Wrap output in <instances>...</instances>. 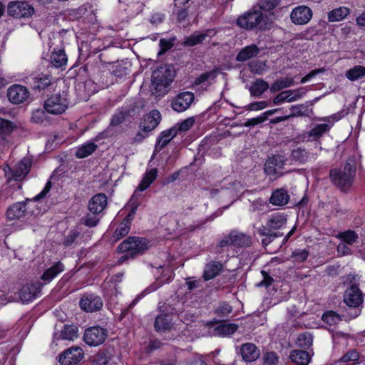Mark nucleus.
<instances>
[{"mask_svg": "<svg viewBox=\"0 0 365 365\" xmlns=\"http://www.w3.org/2000/svg\"><path fill=\"white\" fill-rule=\"evenodd\" d=\"M313 337L309 332L300 334L297 339V344L302 348L309 349L312 345Z\"/></svg>", "mask_w": 365, "mask_h": 365, "instance_id": "nucleus-51", "label": "nucleus"}, {"mask_svg": "<svg viewBox=\"0 0 365 365\" xmlns=\"http://www.w3.org/2000/svg\"><path fill=\"white\" fill-rule=\"evenodd\" d=\"M127 115V112L119 111L116 113L111 119L110 125L113 126L119 125L120 123L125 121Z\"/></svg>", "mask_w": 365, "mask_h": 365, "instance_id": "nucleus-60", "label": "nucleus"}, {"mask_svg": "<svg viewBox=\"0 0 365 365\" xmlns=\"http://www.w3.org/2000/svg\"><path fill=\"white\" fill-rule=\"evenodd\" d=\"M345 76L351 81H355L365 76V67L357 65L347 70Z\"/></svg>", "mask_w": 365, "mask_h": 365, "instance_id": "nucleus-42", "label": "nucleus"}, {"mask_svg": "<svg viewBox=\"0 0 365 365\" xmlns=\"http://www.w3.org/2000/svg\"><path fill=\"white\" fill-rule=\"evenodd\" d=\"M289 195L284 188L274 190L269 197V202L275 206H284L288 203Z\"/></svg>", "mask_w": 365, "mask_h": 365, "instance_id": "nucleus-25", "label": "nucleus"}, {"mask_svg": "<svg viewBox=\"0 0 365 365\" xmlns=\"http://www.w3.org/2000/svg\"><path fill=\"white\" fill-rule=\"evenodd\" d=\"M262 359L265 365H277L279 362V356L274 351L264 354Z\"/></svg>", "mask_w": 365, "mask_h": 365, "instance_id": "nucleus-54", "label": "nucleus"}, {"mask_svg": "<svg viewBox=\"0 0 365 365\" xmlns=\"http://www.w3.org/2000/svg\"><path fill=\"white\" fill-rule=\"evenodd\" d=\"M107 196L104 193L95 195L88 202V209L93 214L101 213L107 205Z\"/></svg>", "mask_w": 365, "mask_h": 365, "instance_id": "nucleus-22", "label": "nucleus"}, {"mask_svg": "<svg viewBox=\"0 0 365 365\" xmlns=\"http://www.w3.org/2000/svg\"><path fill=\"white\" fill-rule=\"evenodd\" d=\"M261 274L263 277V279L261 282H259V283H257V286L259 287H268L274 282L273 278L272 277H270L269 274L264 270H262Z\"/></svg>", "mask_w": 365, "mask_h": 365, "instance_id": "nucleus-63", "label": "nucleus"}, {"mask_svg": "<svg viewBox=\"0 0 365 365\" xmlns=\"http://www.w3.org/2000/svg\"><path fill=\"white\" fill-rule=\"evenodd\" d=\"M238 327V325L234 323L222 324L217 327L215 331L220 336H227L234 334Z\"/></svg>", "mask_w": 365, "mask_h": 365, "instance_id": "nucleus-48", "label": "nucleus"}, {"mask_svg": "<svg viewBox=\"0 0 365 365\" xmlns=\"http://www.w3.org/2000/svg\"><path fill=\"white\" fill-rule=\"evenodd\" d=\"M269 88V83L262 78L257 79L252 83L250 87L251 96L255 97L261 96Z\"/></svg>", "mask_w": 365, "mask_h": 365, "instance_id": "nucleus-35", "label": "nucleus"}, {"mask_svg": "<svg viewBox=\"0 0 365 365\" xmlns=\"http://www.w3.org/2000/svg\"><path fill=\"white\" fill-rule=\"evenodd\" d=\"M194 124L193 118H188L181 122L180 123L176 124L175 126H177V133L178 131H187L190 130Z\"/></svg>", "mask_w": 365, "mask_h": 365, "instance_id": "nucleus-61", "label": "nucleus"}, {"mask_svg": "<svg viewBox=\"0 0 365 365\" xmlns=\"http://www.w3.org/2000/svg\"><path fill=\"white\" fill-rule=\"evenodd\" d=\"M84 353L81 348L73 346L67 349L58 356V362L61 365H76L83 358Z\"/></svg>", "mask_w": 365, "mask_h": 365, "instance_id": "nucleus-9", "label": "nucleus"}, {"mask_svg": "<svg viewBox=\"0 0 365 365\" xmlns=\"http://www.w3.org/2000/svg\"><path fill=\"white\" fill-rule=\"evenodd\" d=\"M64 270V265L61 262H56L53 266L48 268L41 277L44 284L51 282L59 273Z\"/></svg>", "mask_w": 365, "mask_h": 365, "instance_id": "nucleus-26", "label": "nucleus"}, {"mask_svg": "<svg viewBox=\"0 0 365 365\" xmlns=\"http://www.w3.org/2000/svg\"><path fill=\"white\" fill-rule=\"evenodd\" d=\"M79 235L80 232L77 230H71V232L64 238L63 242V245L66 247L71 246L76 242Z\"/></svg>", "mask_w": 365, "mask_h": 365, "instance_id": "nucleus-56", "label": "nucleus"}, {"mask_svg": "<svg viewBox=\"0 0 365 365\" xmlns=\"http://www.w3.org/2000/svg\"><path fill=\"white\" fill-rule=\"evenodd\" d=\"M349 14V9L345 6H341L333 9L328 13L329 22L339 21L346 17Z\"/></svg>", "mask_w": 365, "mask_h": 365, "instance_id": "nucleus-39", "label": "nucleus"}, {"mask_svg": "<svg viewBox=\"0 0 365 365\" xmlns=\"http://www.w3.org/2000/svg\"><path fill=\"white\" fill-rule=\"evenodd\" d=\"M294 85V80L292 78H280L276 81L274 83L272 84L270 86V92L276 93L282 90L283 88H286L290 87Z\"/></svg>", "mask_w": 365, "mask_h": 365, "instance_id": "nucleus-43", "label": "nucleus"}, {"mask_svg": "<svg viewBox=\"0 0 365 365\" xmlns=\"http://www.w3.org/2000/svg\"><path fill=\"white\" fill-rule=\"evenodd\" d=\"M31 201L26 199L25 201L18 202L11 205L6 210V218L8 220H19L24 217L26 213V203Z\"/></svg>", "mask_w": 365, "mask_h": 365, "instance_id": "nucleus-18", "label": "nucleus"}, {"mask_svg": "<svg viewBox=\"0 0 365 365\" xmlns=\"http://www.w3.org/2000/svg\"><path fill=\"white\" fill-rule=\"evenodd\" d=\"M175 71L172 65L165 64L159 66L153 71L152 74V84L155 93L158 96H163L168 92V88L173 81Z\"/></svg>", "mask_w": 365, "mask_h": 365, "instance_id": "nucleus-4", "label": "nucleus"}, {"mask_svg": "<svg viewBox=\"0 0 365 365\" xmlns=\"http://www.w3.org/2000/svg\"><path fill=\"white\" fill-rule=\"evenodd\" d=\"M68 101L66 92L56 93L48 97L44 102L45 110L51 114H62L68 108Z\"/></svg>", "mask_w": 365, "mask_h": 365, "instance_id": "nucleus-6", "label": "nucleus"}, {"mask_svg": "<svg viewBox=\"0 0 365 365\" xmlns=\"http://www.w3.org/2000/svg\"><path fill=\"white\" fill-rule=\"evenodd\" d=\"M232 312V307L227 302L220 304L215 312L222 317H227Z\"/></svg>", "mask_w": 365, "mask_h": 365, "instance_id": "nucleus-57", "label": "nucleus"}, {"mask_svg": "<svg viewBox=\"0 0 365 365\" xmlns=\"http://www.w3.org/2000/svg\"><path fill=\"white\" fill-rule=\"evenodd\" d=\"M177 135V126H173L160 133L155 146V150L160 151Z\"/></svg>", "mask_w": 365, "mask_h": 365, "instance_id": "nucleus-23", "label": "nucleus"}, {"mask_svg": "<svg viewBox=\"0 0 365 365\" xmlns=\"http://www.w3.org/2000/svg\"><path fill=\"white\" fill-rule=\"evenodd\" d=\"M330 125L327 123L318 124L308 133V137L310 140L316 141L319 140L325 133L329 130Z\"/></svg>", "mask_w": 365, "mask_h": 365, "instance_id": "nucleus-38", "label": "nucleus"}, {"mask_svg": "<svg viewBox=\"0 0 365 365\" xmlns=\"http://www.w3.org/2000/svg\"><path fill=\"white\" fill-rule=\"evenodd\" d=\"M130 230V226L122 221L113 232V236L116 240H118L126 236L129 233Z\"/></svg>", "mask_w": 365, "mask_h": 365, "instance_id": "nucleus-53", "label": "nucleus"}, {"mask_svg": "<svg viewBox=\"0 0 365 365\" xmlns=\"http://www.w3.org/2000/svg\"><path fill=\"white\" fill-rule=\"evenodd\" d=\"M282 0H259L255 4L262 11L269 12L277 8Z\"/></svg>", "mask_w": 365, "mask_h": 365, "instance_id": "nucleus-49", "label": "nucleus"}, {"mask_svg": "<svg viewBox=\"0 0 365 365\" xmlns=\"http://www.w3.org/2000/svg\"><path fill=\"white\" fill-rule=\"evenodd\" d=\"M291 361L298 365H308L311 360V356L307 351L295 349L289 354Z\"/></svg>", "mask_w": 365, "mask_h": 365, "instance_id": "nucleus-29", "label": "nucleus"}, {"mask_svg": "<svg viewBox=\"0 0 365 365\" xmlns=\"http://www.w3.org/2000/svg\"><path fill=\"white\" fill-rule=\"evenodd\" d=\"M160 120V113L157 110H153L143 116L139 124V128L143 133H149L159 125Z\"/></svg>", "mask_w": 365, "mask_h": 365, "instance_id": "nucleus-15", "label": "nucleus"}, {"mask_svg": "<svg viewBox=\"0 0 365 365\" xmlns=\"http://www.w3.org/2000/svg\"><path fill=\"white\" fill-rule=\"evenodd\" d=\"M310 153L305 149L301 147H297L292 150L290 158L292 160L299 163H305L309 158Z\"/></svg>", "mask_w": 365, "mask_h": 365, "instance_id": "nucleus-40", "label": "nucleus"}, {"mask_svg": "<svg viewBox=\"0 0 365 365\" xmlns=\"http://www.w3.org/2000/svg\"><path fill=\"white\" fill-rule=\"evenodd\" d=\"M215 32L212 29H208L203 32H194L184 41L185 46H194L203 42L206 37H212L215 35Z\"/></svg>", "mask_w": 365, "mask_h": 365, "instance_id": "nucleus-24", "label": "nucleus"}, {"mask_svg": "<svg viewBox=\"0 0 365 365\" xmlns=\"http://www.w3.org/2000/svg\"><path fill=\"white\" fill-rule=\"evenodd\" d=\"M312 14L309 7L304 5L298 6L291 11L290 19L295 25H304L311 20Z\"/></svg>", "mask_w": 365, "mask_h": 365, "instance_id": "nucleus-14", "label": "nucleus"}, {"mask_svg": "<svg viewBox=\"0 0 365 365\" xmlns=\"http://www.w3.org/2000/svg\"><path fill=\"white\" fill-rule=\"evenodd\" d=\"M359 356L358 351L351 349L339 359V362L344 363V365H354L359 359Z\"/></svg>", "mask_w": 365, "mask_h": 365, "instance_id": "nucleus-47", "label": "nucleus"}, {"mask_svg": "<svg viewBox=\"0 0 365 365\" xmlns=\"http://www.w3.org/2000/svg\"><path fill=\"white\" fill-rule=\"evenodd\" d=\"M309 255V252L306 249H296L291 255L290 260L295 264H300L305 262Z\"/></svg>", "mask_w": 365, "mask_h": 365, "instance_id": "nucleus-45", "label": "nucleus"}, {"mask_svg": "<svg viewBox=\"0 0 365 365\" xmlns=\"http://www.w3.org/2000/svg\"><path fill=\"white\" fill-rule=\"evenodd\" d=\"M293 91L292 90H287L277 94L273 99L274 105L281 104L285 101L293 102L296 101V98L292 97Z\"/></svg>", "mask_w": 365, "mask_h": 365, "instance_id": "nucleus-50", "label": "nucleus"}, {"mask_svg": "<svg viewBox=\"0 0 365 365\" xmlns=\"http://www.w3.org/2000/svg\"><path fill=\"white\" fill-rule=\"evenodd\" d=\"M285 164V160L282 155H274L269 157L264 164V172L268 175H275L277 169H283Z\"/></svg>", "mask_w": 365, "mask_h": 365, "instance_id": "nucleus-19", "label": "nucleus"}, {"mask_svg": "<svg viewBox=\"0 0 365 365\" xmlns=\"http://www.w3.org/2000/svg\"><path fill=\"white\" fill-rule=\"evenodd\" d=\"M259 53V48L255 44H252L242 48L237 55L236 60L239 62H244L257 56Z\"/></svg>", "mask_w": 365, "mask_h": 365, "instance_id": "nucleus-30", "label": "nucleus"}, {"mask_svg": "<svg viewBox=\"0 0 365 365\" xmlns=\"http://www.w3.org/2000/svg\"><path fill=\"white\" fill-rule=\"evenodd\" d=\"M8 14L16 19L28 18L34 14V9L27 1H11L7 7Z\"/></svg>", "mask_w": 365, "mask_h": 365, "instance_id": "nucleus-8", "label": "nucleus"}, {"mask_svg": "<svg viewBox=\"0 0 365 365\" xmlns=\"http://www.w3.org/2000/svg\"><path fill=\"white\" fill-rule=\"evenodd\" d=\"M29 96L28 89L21 85H13L7 91L8 99L13 104H20L24 102Z\"/></svg>", "mask_w": 365, "mask_h": 365, "instance_id": "nucleus-17", "label": "nucleus"}, {"mask_svg": "<svg viewBox=\"0 0 365 365\" xmlns=\"http://www.w3.org/2000/svg\"><path fill=\"white\" fill-rule=\"evenodd\" d=\"M172 327L171 317L167 314H161L158 315L155 320L154 327L155 331H165L169 330Z\"/></svg>", "mask_w": 365, "mask_h": 365, "instance_id": "nucleus-32", "label": "nucleus"}, {"mask_svg": "<svg viewBox=\"0 0 365 365\" xmlns=\"http://www.w3.org/2000/svg\"><path fill=\"white\" fill-rule=\"evenodd\" d=\"M51 63L55 68H62L67 64L68 58L64 49H54L50 57Z\"/></svg>", "mask_w": 365, "mask_h": 365, "instance_id": "nucleus-28", "label": "nucleus"}, {"mask_svg": "<svg viewBox=\"0 0 365 365\" xmlns=\"http://www.w3.org/2000/svg\"><path fill=\"white\" fill-rule=\"evenodd\" d=\"M96 215L87 214L83 219L84 225L89 227H96L99 222V218Z\"/></svg>", "mask_w": 365, "mask_h": 365, "instance_id": "nucleus-62", "label": "nucleus"}, {"mask_svg": "<svg viewBox=\"0 0 365 365\" xmlns=\"http://www.w3.org/2000/svg\"><path fill=\"white\" fill-rule=\"evenodd\" d=\"M344 302L350 308H358L362 304V292L356 284H352L346 289Z\"/></svg>", "mask_w": 365, "mask_h": 365, "instance_id": "nucleus-12", "label": "nucleus"}, {"mask_svg": "<svg viewBox=\"0 0 365 365\" xmlns=\"http://www.w3.org/2000/svg\"><path fill=\"white\" fill-rule=\"evenodd\" d=\"M231 236L233 240V246L235 247H248L252 243L250 236L240 232L237 230L231 231Z\"/></svg>", "mask_w": 365, "mask_h": 365, "instance_id": "nucleus-33", "label": "nucleus"}, {"mask_svg": "<svg viewBox=\"0 0 365 365\" xmlns=\"http://www.w3.org/2000/svg\"><path fill=\"white\" fill-rule=\"evenodd\" d=\"M268 106V103L266 101H259L255 102L249 104L246 107V110H259L265 108Z\"/></svg>", "mask_w": 365, "mask_h": 365, "instance_id": "nucleus-64", "label": "nucleus"}, {"mask_svg": "<svg viewBox=\"0 0 365 365\" xmlns=\"http://www.w3.org/2000/svg\"><path fill=\"white\" fill-rule=\"evenodd\" d=\"M78 327L75 325H64L59 334H56V336L63 340H73L78 336Z\"/></svg>", "mask_w": 365, "mask_h": 365, "instance_id": "nucleus-34", "label": "nucleus"}, {"mask_svg": "<svg viewBox=\"0 0 365 365\" xmlns=\"http://www.w3.org/2000/svg\"><path fill=\"white\" fill-rule=\"evenodd\" d=\"M356 175L354 160L348 159L343 167L329 171L331 182L341 191L346 192L352 185Z\"/></svg>", "mask_w": 365, "mask_h": 365, "instance_id": "nucleus-3", "label": "nucleus"}, {"mask_svg": "<svg viewBox=\"0 0 365 365\" xmlns=\"http://www.w3.org/2000/svg\"><path fill=\"white\" fill-rule=\"evenodd\" d=\"M46 111L45 110V109H37L36 110H34L31 118V121L36 124L43 123L46 120Z\"/></svg>", "mask_w": 365, "mask_h": 365, "instance_id": "nucleus-55", "label": "nucleus"}, {"mask_svg": "<svg viewBox=\"0 0 365 365\" xmlns=\"http://www.w3.org/2000/svg\"><path fill=\"white\" fill-rule=\"evenodd\" d=\"M195 99V95L190 91H185L178 94L171 102L172 108L178 113L186 110Z\"/></svg>", "mask_w": 365, "mask_h": 365, "instance_id": "nucleus-13", "label": "nucleus"}, {"mask_svg": "<svg viewBox=\"0 0 365 365\" xmlns=\"http://www.w3.org/2000/svg\"><path fill=\"white\" fill-rule=\"evenodd\" d=\"M216 77V73L214 71H208L200 74L198 77L195 79L194 84L196 86L200 85L210 78H215Z\"/></svg>", "mask_w": 365, "mask_h": 365, "instance_id": "nucleus-58", "label": "nucleus"}, {"mask_svg": "<svg viewBox=\"0 0 365 365\" xmlns=\"http://www.w3.org/2000/svg\"><path fill=\"white\" fill-rule=\"evenodd\" d=\"M31 167V160L24 158L19 161L14 168H9L8 171H6V174L9 179H13L15 181H19L24 179L29 173Z\"/></svg>", "mask_w": 365, "mask_h": 365, "instance_id": "nucleus-10", "label": "nucleus"}, {"mask_svg": "<svg viewBox=\"0 0 365 365\" xmlns=\"http://www.w3.org/2000/svg\"><path fill=\"white\" fill-rule=\"evenodd\" d=\"M43 284L41 282L28 283L24 284L19 292V297L24 303L35 299L41 293Z\"/></svg>", "mask_w": 365, "mask_h": 365, "instance_id": "nucleus-16", "label": "nucleus"}, {"mask_svg": "<svg viewBox=\"0 0 365 365\" xmlns=\"http://www.w3.org/2000/svg\"><path fill=\"white\" fill-rule=\"evenodd\" d=\"M31 85L34 90H43L50 86L51 76L50 75H41L32 78Z\"/></svg>", "mask_w": 365, "mask_h": 365, "instance_id": "nucleus-37", "label": "nucleus"}, {"mask_svg": "<svg viewBox=\"0 0 365 365\" xmlns=\"http://www.w3.org/2000/svg\"><path fill=\"white\" fill-rule=\"evenodd\" d=\"M322 319L330 326L335 325L341 321V317L334 311H328L323 314Z\"/></svg>", "mask_w": 365, "mask_h": 365, "instance_id": "nucleus-52", "label": "nucleus"}, {"mask_svg": "<svg viewBox=\"0 0 365 365\" xmlns=\"http://www.w3.org/2000/svg\"><path fill=\"white\" fill-rule=\"evenodd\" d=\"M81 309L87 312H94L101 309L103 302L101 297L95 294H85L79 302Z\"/></svg>", "mask_w": 365, "mask_h": 365, "instance_id": "nucleus-11", "label": "nucleus"}, {"mask_svg": "<svg viewBox=\"0 0 365 365\" xmlns=\"http://www.w3.org/2000/svg\"><path fill=\"white\" fill-rule=\"evenodd\" d=\"M149 244L150 241L145 237H128L117 248L119 252H127L120 257V262L143 254L148 250Z\"/></svg>", "mask_w": 365, "mask_h": 365, "instance_id": "nucleus-5", "label": "nucleus"}, {"mask_svg": "<svg viewBox=\"0 0 365 365\" xmlns=\"http://www.w3.org/2000/svg\"><path fill=\"white\" fill-rule=\"evenodd\" d=\"M222 269V264L219 262L212 261L207 263L203 272V277L205 280L208 281L215 278L220 274Z\"/></svg>", "mask_w": 365, "mask_h": 365, "instance_id": "nucleus-27", "label": "nucleus"}, {"mask_svg": "<svg viewBox=\"0 0 365 365\" xmlns=\"http://www.w3.org/2000/svg\"><path fill=\"white\" fill-rule=\"evenodd\" d=\"M287 222V217L284 213L276 212L269 216L266 225H262L257 230L259 235L264 237L262 240L264 247L268 246L275 238L283 235L278 230L282 229Z\"/></svg>", "mask_w": 365, "mask_h": 365, "instance_id": "nucleus-2", "label": "nucleus"}, {"mask_svg": "<svg viewBox=\"0 0 365 365\" xmlns=\"http://www.w3.org/2000/svg\"><path fill=\"white\" fill-rule=\"evenodd\" d=\"M174 1V9L173 14L177 17L178 23L184 22L189 14V9L190 7V0H173Z\"/></svg>", "mask_w": 365, "mask_h": 365, "instance_id": "nucleus-21", "label": "nucleus"}, {"mask_svg": "<svg viewBox=\"0 0 365 365\" xmlns=\"http://www.w3.org/2000/svg\"><path fill=\"white\" fill-rule=\"evenodd\" d=\"M290 110H292V113L289 115V118L296 116L309 117L310 114L312 113V110L303 104L292 106Z\"/></svg>", "mask_w": 365, "mask_h": 365, "instance_id": "nucleus-46", "label": "nucleus"}, {"mask_svg": "<svg viewBox=\"0 0 365 365\" xmlns=\"http://www.w3.org/2000/svg\"><path fill=\"white\" fill-rule=\"evenodd\" d=\"M264 64L258 61H252L249 63L250 71L252 73L262 75L264 71Z\"/></svg>", "mask_w": 365, "mask_h": 365, "instance_id": "nucleus-59", "label": "nucleus"}, {"mask_svg": "<svg viewBox=\"0 0 365 365\" xmlns=\"http://www.w3.org/2000/svg\"><path fill=\"white\" fill-rule=\"evenodd\" d=\"M158 170L157 168H153L146 172L143 180L138 186V190L143 192L156 179Z\"/></svg>", "mask_w": 365, "mask_h": 365, "instance_id": "nucleus-36", "label": "nucleus"}, {"mask_svg": "<svg viewBox=\"0 0 365 365\" xmlns=\"http://www.w3.org/2000/svg\"><path fill=\"white\" fill-rule=\"evenodd\" d=\"M97 148V145L93 142L86 143L78 148L76 156L78 158H86L94 153Z\"/></svg>", "mask_w": 365, "mask_h": 365, "instance_id": "nucleus-41", "label": "nucleus"}, {"mask_svg": "<svg viewBox=\"0 0 365 365\" xmlns=\"http://www.w3.org/2000/svg\"><path fill=\"white\" fill-rule=\"evenodd\" d=\"M108 337V330L101 326L87 328L83 334L85 343L91 346H97L105 342Z\"/></svg>", "mask_w": 365, "mask_h": 365, "instance_id": "nucleus-7", "label": "nucleus"}, {"mask_svg": "<svg viewBox=\"0 0 365 365\" xmlns=\"http://www.w3.org/2000/svg\"><path fill=\"white\" fill-rule=\"evenodd\" d=\"M16 128L14 124L7 120L0 119V145L7 142V138L14 129Z\"/></svg>", "mask_w": 365, "mask_h": 365, "instance_id": "nucleus-31", "label": "nucleus"}, {"mask_svg": "<svg viewBox=\"0 0 365 365\" xmlns=\"http://www.w3.org/2000/svg\"><path fill=\"white\" fill-rule=\"evenodd\" d=\"M336 237L342 240L346 244L352 245L357 242L359 236L355 231L348 230L346 231L339 232L336 235Z\"/></svg>", "mask_w": 365, "mask_h": 365, "instance_id": "nucleus-44", "label": "nucleus"}, {"mask_svg": "<svg viewBox=\"0 0 365 365\" xmlns=\"http://www.w3.org/2000/svg\"><path fill=\"white\" fill-rule=\"evenodd\" d=\"M236 24L242 29L257 32L270 30L274 25V22L255 4L240 15L237 19Z\"/></svg>", "mask_w": 365, "mask_h": 365, "instance_id": "nucleus-1", "label": "nucleus"}, {"mask_svg": "<svg viewBox=\"0 0 365 365\" xmlns=\"http://www.w3.org/2000/svg\"><path fill=\"white\" fill-rule=\"evenodd\" d=\"M240 353L244 361L252 362L256 361L260 356V351L253 343H245L240 346Z\"/></svg>", "mask_w": 365, "mask_h": 365, "instance_id": "nucleus-20", "label": "nucleus"}]
</instances>
